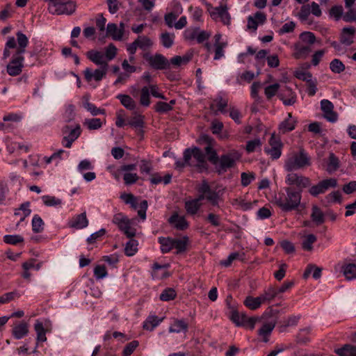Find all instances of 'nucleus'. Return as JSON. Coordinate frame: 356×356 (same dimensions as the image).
I'll list each match as a JSON object with an SVG mask.
<instances>
[{
	"instance_id": "37998d69",
	"label": "nucleus",
	"mask_w": 356,
	"mask_h": 356,
	"mask_svg": "<svg viewBox=\"0 0 356 356\" xmlns=\"http://www.w3.org/2000/svg\"><path fill=\"white\" fill-rule=\"evenodd\" d=\"M193 55L191 54H185L182 56H175L172 57L169 62L170 65H172L175 67H179L182 65L187 64L192 58Z\"/></svg>"
},
{
	"instance_id": "bb28decb",
	"label": "nucleus",
	"mask_w": 356,
	"mask_h": 356,
	"mask_svg": "<svg viewBox=\"0 0 356 356\" xmlns=\"http://www.w3.org/2000/svg\"><path fill=\"white\" fill-rule=\"evenodd\" d=\"M13 335L16 339H21L29 333V326L26 322H21L13 328Z\"/></svg>"
},
{
	"instance_id": "338daca9",
	"label": "nucleus",
	"mask_w": 356,
	"mask_h": 356,
	"mask_svg": "<svg viewBox=\"0 0 356 356\" xmlns=\"http://www.w3.org/2000/svg\"><path fill=\"white\" fill-rule=\"evenodd\" d=\"M256 179L255 173L251 172H242L241 174V185L244 187L248 186L250 183Z\"/></svg>"
},
{
	"instance_id": "7c9ffc66",
	"label": "nucleus",
	"mask_w": 356,
	"mask_h": 356,
	"mask_svg": "<svg viewBox=\"0 0 356 356\" xmlns=\"http://www.w3.org/2000/svg\"><path fill=\"white\" fill-rule=\"evenodd\" d=\"M105 123L106 120H102L100 118H88L83 124L88 130L92 131L99 129Z\"/></svg>"
},
{
	"instance_id": "774afa93",
	"label": "nucleus",
	"mask_w": 356,
	"mask_h": 356,
	"mask_svg": "<svg viewBox=\"0 0 356 356\" xmlns=\"http://www.w3.org/2000/svg\"><path fill=\"white\" fill-rule=\"evenodd\" d=\"M138 346L139 342L136 340L128 343L124 348L122 356H131Z\"/></svg>"
},
{
	"instance_id": "72a5a7b5",
	"label": "nucleus",
	"mask_w": 356,
	"mask_h": 356,
	"mask_svg": "<svg viewBox=\"0 0 356 356\" xmlns=\"http://www.w3.org/2000/svg\"><path fill=\"white\" fill-rule=\"evenodd\" d=\"M163 318H158L156 316H149L143 323V328L146 330L153 331L162 321Z\"/></svg>"
},
{
	"instance_id": "f03ea898",
	"label": "nucleus",
	"mask_w": 356,
	"mask_h": 356,
	"mask_svg": "<svg viewBox=\"0 0 356 356\" xmlns=\"http://www.w3.org/2000/svg\"><path fill=\"white\" fill-rule=\"evenodd\" d=\"M17 40V48L16 53L13 55L12 60L8 64L6 70L9 75L15 76L21 74L24 67V58L23 54L29 44V39L25 34L21 31L16 33Z\"/></svg>"
},
{
	"instance_id": "f257e3e1",
	"label": "nucleus",
	"mask_w": 356,
	"mask_h": 356,
	"mask_svg": "<svg viewBox=\"0 0 356 356\" xmlns=\"http://www.w3.org/2000/svg\"><path fill=\"white\" fill-rule=\"evenodd\" d=\"M302 200L301 191L293 187H285L284 191H280L274 195L273 204L284 212L298 209Z\"/></svg>"
},
{
	"instance_id": "1a4fd4ad",
	"label": "nucleus",
	"mask_w": 356,
	"mask_h": 356,
	"mask_svg": "<svg viewBox=\"0 0 356 356\" xmlns=\"http://www.w3.org/2000/svg\"><path fill=\"white\" fill-rule=\"evenodd\" d=\"M112 222L116 225L118 229L128 238H132L136 235V229L131 227L129 219L122 213L114 215Z\"/></svg>"
},
{
	"instance_id": "f704fd0d",
	"label": "nucleus",
	"mask_w": 356,
	"mask_h": 356,
	"mask_svg": "<svg viewBox=\"0 0 356 356\" xmlns=\"http://www.w3.org/2000/svg\"><path fill=\"white\" fill-rule=\"evenodd\" d=\"M184 207L188 214L194 216L202 207V203H197V201L192 199L185 202Z\"/></svg>"
},
{
	"instance_id": "6e6d98bb",
	"label": "nucleus",
	"mask_w": 356,
	"mask_h": 356,
	"mask_svg": "<svg viewBox=\"0 0 356 356\" xmlns=\"http://www.w3.org/2000/svg\"><path fill=\"white\" fill-rule=\"evenodd\" d=\"M277 296V289L274 287H269L259 296L262 302H270Z\"/></svg>"
},
{
	"instance_id": "0e129e2a",
	"label": "nucleus",
	"mask_w": 356,
	"mask_h": 356,
	"mask_svg": "<svg viewBox=\"0 0 356 356\" xmlns=\"http://www.w3.org/2000/svg\"><path fill=\"white\" fill-rule=\"evenodd\" d=\"M206 220L214 227H220L222 225L220 216L214 213H209Z\"/></svg>"
},
{
	"instance_id": "7ed1b4c3",
	"label": "nucleus",
	"mask_w": 356,
	"mask_h": 356,
	"mask_svg": "<svg viewBox=\"0 0 356 356\" xmlns=\"http://www.w3.org/2000/svg\"><path fill=\"white\" fill-rule=\"evenodd\" d=\"M311 165V158L305 149L290 153L284 163V168L288 172L305 168Z\"/></svg>"
},
{
	"instance_id": "69168bd1",
	"label": "nucleus",
	"mask_w": 356,
	"mask_h": 356,
	"mask_svg": "<svg viewBox=\"0 0 356 356\" xmlns=\"http://www.w3.org/2000/svg\"><path fill=\"white\" fill-rule=\"evenodd\" d=\"M3 242L7 244L17 245L24 242V238L21 235H5L3 236Z\"/></svg>"
},
{
	"instance_id": "f3484780",
	"label": "nucleus",
	"mask_w": 356,
	"mask_h": 356,
	"mask_svg": "<svg viewBox=\"0 0 356 356\" xmlns=\"http://www.w3.org/2000/svg\"><path fill=\"white\" fill-rule=\"evenodd\" d=\"M88 220L86 216V212L84 211L80 214L75 215L68 222V226L76 229H81L88 225Z\"/></svg>"
},
{
	"instance_id": "c9c22d12",
	"label": "nucleus",
	"mask_w": 356,
	"mask_h": 356,
	"mask_svg": "<svg viewBox=\"0 0 356 356\" xmlns=\"http://www.w3.org/2000/svg\"><path fill=\"white\" fill-rule=\"evenodd\" d=\"M262 303L263 302L260 299L259 296L254 298L248 296L245 298V299L243 301V304L245 305V306L251 310H256L259 309Z\"/></svg>"
},
{
	"instance_id": "c85d7f7f",
	"label": "nucleus",
	"mask_w": 356,
	"mask_h": 356,
	"mask_svg": "<svg viewBox=\"0 0 356 356\" xmlns=\"http://www.w3.org/2000/svg\"><path fill=\"white\" fill-rule=\"evenodd\" d=\"M311 51L312 49L309 45L297 44L295 45L293 56L296 59L305 58Z\"/></svg>"
},
{
	"instance_id": "c03bdc74",
	"label": "nucleus",
	"mask_w": 356,
	"mask_h": 356,
	"mask_svg": "<svg viewBox=\"0 0 356 356\" xmlns=\"http://www.w3.org/2000/svg\"><path fill=\"white\" fill-rule=\"evenodd\" d=\"M335 353L339 356H356V346L346 344L341 348L337 349Z\"/></svg>"
},
{
	"instance_id": "20e7f679",
	"label": "nucleus",
	"mask_w": 356,
	"mask_h": 356,
	"mask_svg": "<svg viewBox=\"0 0 356 356\" xmlns=\"http://www.w3.org/2000/svg\"><path fill=\"white\" fill-rule=\"evenodd\" d=\"M184 158L188 166L195 168L200 172L207 171L208 169L205 155L199 147L186 149L184 152Z\"/></svg>"
},
{
	"instance_id": "a19ab883",
	"label": "nucleus",
	"mask_w": 356,
	"mask_h": 356,
	"mask_svg": "<svg viewBox=\"0 0 356 356\" xmlns=\"http://www.w3.org/2000/svg\"><path fill=\"white\" fill-rule=\"evenodd\" d=\"M172 175L170 174H167L163 177H162L159 173L156 172L151 175L149 181L151 184L154 185H157L161 182H163V184L166 185L170 183Z\"/></svg>"
},
{
	"instance_id": "4c0bfd02",
	"label": "nucleus",
	"mask_w": 356,
	"mask_h": 356,
	"mask_svg": "<svg viewBox=\"0 0 356 356\" xmlns=\"http://www.w3.org/2000/svg\"><path fill=\"white\" fill-rule=\"evenodd\" d=\"M127 124L135 129H139L141 134L143 133V128L145 124L143 115H135L128 120Z\"/></svg>"
},
{
	"instance_id": "423d86ee",
	"label": "nucleus",
	"mask_w": 356,
	"mask_h": 356,
	"mask_svg": "<svg viewBox=\"0 0 356 356\" xmlns=\"http://www.w3.org/2000/svg\"><path fill=\"white\" fill-rule=\"evenodd\" d=\"M241 154L236 150H232L222 154L218 158V162L216 166L217 172L220 175L225 173L228 169L234 168L236 161L241 159Z\"/></svg>"
},
{
	"instance_id": "6ab92c4d",
	"label": "nucleus",
	"mask_w": 356,
	"mask_h": 356,
	"mask_svg": "<svg viewBox=\"0 0 356 356\" xmlns=\"http://www.w3.org/2000/svg\"><path fill=\"white\" fill-rule=\"evenodd\" d=\"M278 97L286 106H291L296 102V93L287 86L281 90L278 93Z\"/></svg>"
},
{
	"instance_id": "9d476101",
	"label": "nucleus",
	"mask_w": 356,
	"mask_h": 356,
	"mask_svg": "<svg viewBox=\"0 0 356 356\" xmlns=\"http://www.w3.org/2000/svg\"><path fill=\"white\" fill-rule=\"evenodd\" d=\"M337 186V181L336 179H326L319 181L316 185L309 186V193L311 195L316 197L319 194L324 193L330 188H335Z\"/></svg>"
},
{
	"instance_id": "ea45409f",
	"label": "nucleus",
	"mask_w": 356,
	"mask_h": 356,
	"mask_svg": "<svg viewBox=\"0 0 356 356\" xmlns=\"http://www.w3.org/2000/svg\"><path fill=\"white\" fill-rule=\"evenodd\" d=\"M188 242V238L187 236H184L181 238H174L173 249L176 250V253L180 254L185 252Z\"/></svg>"
},
{
	"instance_id": "473e14b6",
	"label": "nucleus",
	"mask_w": 356,
	"mask_h": 356,
	"mask_svg": "<svg viewBox=\"0 0 356 356\" xmlns=\"http://www.w3.org/2000/svg\"><path fill=\"white\" fill-rule=\"evenodd\" d=\"M227 100L223 99L222 97H218L211 104V109L214 111H220V113H225V108L227 106Z\"/></svg>"
},
{
	"instance_id": "052dcab7",
	"label": "nucleus",
	"mask_w": 356,
	"mask_h": 356,
	"mask_svg": "<svg viewBox=\"0 0 356 356\" xmlns=\"http://www.w3.org/2000/svg\"><path fill=\"white\" fill-rule=\"evenodd\" d=\"M176 296L177 293L174 289L167 288L160 294V299L162 301H170L174 300Z\"/></svg>"
},
{
	"instance_id": "864d4df0",
	"label": "nucleus",
	"mask_w": 356,
	"mask_h": 356,
	"mask_svg": "<svg viewBox=\"0 0 356 356\" xmlns=\"http://www.w3.org/2000/svg\"><path fill=\"white\" fill-rule=\"evenodd\" d=\"M339 168V160L334 153H330L327 165V171L329 173L335 172Z\"/></svg>"
},
{
	"instance_id": "5fc2aeb1",
	"label": "nucleus",
	"mask_w": 356,
	"mask_h": 356,
	"mask_svg": "<svg viewBox=\"0 0 356 356\" xmlns=\"http://www.w3.org/2000/svg\"><path fill=\"white\" fill-rule=\"evenodd\" d=\"M317 240L316 236L313 234H309L304 236L302 242V248L304 250L311 251L313 249V243Z\"/></svg>"
},
{
	"instance_id": "e433bc0d",
	"label": "nucleus",
	"mask_w": 356,
	"mask_h": 356,
	"mask_svg": "<svg viewBox=\"0 0 356 356\" xmlns=\"http://www.w3.org/2000/svg\"><path fill=\"white\" fill-rule=\"evenodd\" d=\"M107 33L115 40H121L122 39V30L113 23L107 25Z\"/></svg>"
},
{
	"instance_id": "5701e85b",
	"label": "nucleus",
	"mask_w": 356,
	"mask_h": 356,
	"mask_svg": "<svg viewBox=\"0 0 356 356\" xmlns=\"http://www.w3.org/2000/svg\"><path fill=\"white\" fill-rule=\"evenodd\" d=\"M287 115L288 118L279 124L280 132L282 134H286L295 129L298 122L297 119L293 118L291 113H288Z\"/></svg>"
},
{
	"instance_id": "bf43d9fd",
	"label": "nucleus",
	"mask_w": 356,
	"mask_h": 356,
	"mask_svg": "<svg viewBox=\"0 0 356 356\" xmlns=\"http://www.w3.org/2000/svg\"><path fill=\"white\" fill-rule=\"evenodd\" d=\"M330 68L332 72L339 74L344 71L345 65L339 59L334 58L330 62Z\"/></svg>"
},
{
	"instance_id": "f8f14e48",
	"label": "nucleus",
	"mask_w": 356,
	"mask_h": 356,
	"mask_svg": "<svg viewBox=\"0 0 356 356\" xmlns=\"http://www.w3.org/2000/svg\"><path fill=\"white\" fill-rule=\"evenodd\" d=\"M145 59L152 68L157 70H167L170 66L169 60L161 54H156L154 56H146Z\"/></svg>"
},
{
	"instance_id": "8fccbe9b",
	"label": "nucleus",
	"mask_w": 356,
	"mask_h": 356,
	"mask_svg": "<svg viewBox=\"0 0 356 356\" xmlns=\"http://www.w3.org/2000/svg\"><path fill=\"white\" fill-rule=\"evenodd\" d=\"M343 273L345 277L351 280L356 278V265L355 264H348L343 266Z\"/></svg>"
},
{
	"instance_id": "cd10ccee",
	"label": "nucleus",
	"mask_w": 356,
	"mask_h": 356,
	"mask_svg": "<svg viewBox=\"0 0 356 356\" xmlns=\"http://www.w3.org/2000/svg\"><path fill=\"white\" fill-rule=\"evenodd\" d=\"M188 328V323L184 319H175L169 327V332H186Z\"/></svg>"
},
{
	"instance_id": "2eb2a0df",
	"label": "nucleus",
	"mask_w": 356,
	"mask_h": 356,
	"mask_svg": "<svg viewBox=\"0 0 356 356\" xmlns=\"http://www.w3.org/2000/svg\"><path fill=\"white\" fill-rule=\"evenodd\" d=\"M321 108L322 111L323 112V117L328 122H337L338 115L337 113L334 111V105L330 101L327 99L321 100Z\"/></svg>"
},
{
	"instance_id": "4468645a",
	"label": "nucleus",
	"mask_w": 356,
	"mask_h": 356,
	"mask_svg": "<svg viewBox=\"0 0 356 356\" xmlns=\"http://www.w3.org/2000/svg\"><path fill=\"white\" fill-rule=\"evenodd\" d=\"M108 68V66H100L99 68L92 71L88 67L83 71L84 78L88 82L92 80L100 81L106 76Z\"/></svg>"
},
{
	"instance_id": "ddd939ff",
	"label": "nucleus",
	"mask_w": 356,
	"mask_h": 356,
	"mask_svg": "<svg viewBox=\"0 0 356 356\" xmlns=\"http://www.w3.org/2000/svg\"><path fill=\"white\" fill-rule=\"evenodd\" d=\"M270 147H266L265 152L273 159H277L282 154V143L280 139L273 134L269 139Z\"/></svg>"
},
{
	"instance_id": "a211bd4d",
	"label": "nucleus",
	"mask_w": 356,
	"mask_h": 356,
	"mask_svg": "<svg viewBox=\"0 0 356 356\" xmlns=\"http://www.w3.org/2000/svg\"><path fill=\"white\" fill-rule=\"evenodd\" d=\"M86 55L87 58L96 65L108 66V63H107L104 54L102 51L92 49L87 51Z\"/></svg>"
},
{
	"instance_id": "58836bf2",
	"label": "nucleus",
	"mask_w": 356,
	"mask_h": 356,
	"mask_svg": "<svg viewBox=\"0 0 356 356\" xmlns=\"http://www.w3.org/2000/svg\"><path fill=\"white\" fill-rule=\"evenodd\" d=\"M321 272L322 268L316 267L315 265L313 264H309L303 273V277L305 279H307L309 277L310 274L312 273V277L315 280H318L321 276Z\"/></svg>"
},
{
	"instance_id": "4d7b16f0",
	"label": "nucleus",
	"mask_w": 356,
	"mask_h": 356,
	"mask_svg": "<svg viewBox=\"0 0 356 356\" xmlns=\"http://www.w3.org/2000/svg\"><path fill=\"white\" fill-rule=\"evenodd\" d=\"M32 230L34 233H40L44 229V222L38 215H34L32 219Z\"/></svg>"
},
{
	"instance_id": "a878e982",
	"label": "nucleus",
	"mask_w": 356,
	"mask_h": 356,
	"mask_svg": "<svg viewBox=\"0 0 356 356\" xmlns=\"http://www.w3.org/2000/svg\"><path fill=\"white\" fill-rule=\"evenodd\" d=\"M31 213V210L30 209V202H26L22 203L18 209H16L14 212V215L16 216H19V221L17 223V226L19 225V223L25 220L26 217H28Z\"/></svg>"
},
{
	"instance_id": "aec40b11",
	"label": "nucleus",
	"mask_w": 356,
	"mask_h": 356,
	"mask_svg": "<svg viewBox=\"0 0 356 356\" xmlns=\"http://www.w3.org/2000/svg\"><path fill=\"white\" fill-rule=\"evenodd\" d=\"M202 139L207 143V145L204 148V152L207 155L208 160L213 165H217L218 156L216 151L212 147L213 139L208 136H203Z\"/></svg>"
},
{
	"instance_id": "c756f323",
	"label": "nucleus",
	"mask_w": 356,
	"mask_h": 356,
	"mask_svg": "<svg viewBox=\"0 0 356 356\" xmlns=\"http://www.w3.org/2000/svg\"><path fill=\"white\" fill-rule=\"evenodd\" d=\"M158 242L161 245V251L163 254L168 253L173 249V238L160 236L158 238Z\"/></svg>"
},
{
	"instance_id": "412c9836",
	"label": "nucleus",
	"mask_w": 356,
	"mask_h": 356,
	"mask_svg": "<svg viewBox=\"0 0 356 356\" xmlns=\"http://www.w3.org/2000/svg\"><path fill=\"white\" fill-rule=\"evenodd\" d=\"M276 319L273 318L264 323L258 330V335L262 338V341L267 343L269 341V336L276 325Z\"/></svg>"
},
{
	"instance_id": "79ce46f5",
	"label": "nucleus",
	"mask_w": 356,
	"mask_h": 356,
	"mask_svg": "<svg viewBox=\"0 0 356 356\" xmlns=\"http://www.w3.org/2000/svg\"><path fill=\"white\" fill-rule=\"evenodd\" d=\"M116 97L126 108L131 111L135 109L136 102L129 95L119 94Z\"/></svg>"
},
{
	"instance_id": "49530a36",
	"label": "nucleus",
	"mask_w": 356,
	"mask_h": 356,
	"mask_svg": "<svg viewBox=\"0 0 356 356\" xmlns=\"http://www.w3.org/2000/svg\"><path fill=\"white\" fill-rule=\"evenodd\" d=\"M34 329L37 334V341L39 342L46 341V330L44 327L43 323L38 320L36 321L34 325Z\"/></svg>"
},
{
	"instance_id": "9b49d317",
	"label": "nucleus",
	"mask_w": 356,
	"mask_h": 356,
	"mask_svg": "<svg viewBox=\"0 0 356 356\" xmlns=\"http://www.w3.org/2000/svg\"><path fill=\"white\" fill-rule=\"evenodd\" d=\"M197 191L205 193L207 200L209 202L212 206H218L219 202L221 200L220 191L212 190L206 180L202 181L197 188Z\"/></svg>"
},
{
	"instance_id": "3c124183",
	"label": "nucleus",
	"mask_w": 356,
	"mask_h": 356,
	"mask_svg": "<svg viewBox=\"0 0 356 356\" xmlns=\"http://www.w3.org/2000/svg\"><path fill=\"white\" fill-rule=\"evenodd\" d=\"M136 41L138 44V48L142 50H146L149 49L153 45L152 40L146 35H139Z\"/></svg>"
},
{
	"instance_id": "a18cd8bd",
	"label": "nucleus",
	"mask_w": 356,
	"mask_h": 356,
	"mask_svg": "<svg viewBox=\"0 0 356 356\" xmlns=\"http://www.w3.org/2000/svg\"><path fill=\"white\" fill-rule=\"evenodd\" d=\"M248 317L245 313H240L237 311H233L231 314V320L237 326H245V321Z\"/></svg>"
},
{
	"instance_id": "e2e57ef3",
	"label": "nucleus",
	"mask_w": 356,
	"mask_h": 356,
	"mask_svg": "<svg viewBox=\"0 0 356 356\" xmlns=\"http://www.w3.org/2000/svg\"><path fill=\"white\" fill-rule=\"evenodd\" d=\"M140 103L146 107L150 104L149 90L147 86H144L140 90Z\"/></svg>"
},
{
	"instance_id": "680f3d73",
	"label": "nucleus",
	"mask_w": 356,
	"mask_h": 356,
	"mask_svg": "<svg viewBox=\"0 0 356 356\" xmlns=\"http://www.w3.org/2000/svg\"><path fill=\"white\" fill-rule=\"evenodd\" d=\"M104 57L107 63L114 59L117 55V48L113 44H109L105 49Z\"/></svg>"
},
{
	"instance_id": "b1692460",
	"label": "nucleus",
	"mask_w": 356,
	"mask_h": 356,
	"mask_svg": "<svg viewBox=\"0 0 356 356\" xmlns=\"http://www.w3.org/2000/svg\"><path fill=\"white\" fill-rule=\"evenodd\" d=\"M175 3L174 12H170L166 14L164 17L165 24L170 28L173 26L175 27V21L177 17L183 11L182 7L179 2H175Z\"/></svg>"
},
{
	"instance_id": "39448f33",
	"label": "nucleus",
	"mask_w": 356,
	"mask_h": 356,
	"mask_svg": "<svg viewBox=\"0 0 356 356\" xmlns=\"http://www.w3.org/2000/svg\"><path fill=\"white\" fill-rule=\"evenodd\" d=\"M76 5L73 1L63 0H49L48 10L52 15H70L76 10Z\"/></svg>"
},
{
	"instance_id": "dca6fc26",
	"label": "nucleus",
	"mask_w": 356,
	"mask_h": 356,
	"mask_svg": "<svg viewBox=\"0 0 356 356\" xmlns=\"http://www.w3.org/2000/svg\"><path fill=\"white\" fill-rule=\"evenodd\" d=\"M210 15L213 19L216 20L218 18H220L224 24L229 25L230 24L231 17L226 6L213 8L210 12Z\"/></svg>"
},
{
	"instance_id": "13d9d810",
	"label": "nucleus",
	"mask_w": 356,
	"mask_h": 356,
	"mask_svg": "<svg viewBox=\"0 0 356 356\" xmlns=\"http://www.w3.org/2000/svg\"><path fill=\"white\" fill-rule=\"evenodd\" d=\"M17 40L14 37H8L7 42L5 44V49L3 50V58H7L10 56V54L9 49L17 48Z\"/></svg>"
},
{
	"instance_id": "603ef678",
	"label": "nucleus",
	"mask_w": 356,
	"mask_h": 356,
	"mask_svg": "<svg viewBox=\"0 0 356 356\" xmlns=\"http://www.w3.org/2000/svg\"><path fill=\"white\" fill-rule=\"evenodd\" d=\"M175 35L174 33H169L168 32L162 33L160 35L161 44L165 48H170L174 44Z\"/></svg>"
},
{
	"instance_id": "09e8293b",
	"label": "nucleus",
	"mask_w": 356,
	"mask_h": 356,
	"mask_svg": "<svg viewBox=\"0 0 356 356\" xmlns=\"http://www.w3.org/2000/svg\"><path fill=\"white\" fill-rule=\"evenodd\" d=\"M138 241L131 238V239L125 245L124 254L127 257L134 256L138 251Z\"/></svg>"
},
{
	"instance_id": "0eeeda50",
	"label": "nucleus",
	"mask_w": 356,
	"mask_h": 356,
	"mask_svg": "<svg viewBox=\"0 0 356 356\" xmlns=\"http://www.w3.org/2000/svg\"><path fill=\"white\" fill-rule=\"evenodd\" d=\"M63 137L62 138V145L67 148H70L72 143L79 137L81 134V126L79 124L74 127L65 125L61 129Z\"/></svg>"
},
{
	"instance_id": "2f4dec72",
	"label": "nucleus",
	"mask_w": 356,
	"mask_h": 356,
	"mask_svg": "<svg viewBox=\"0 0 356 356\" xmlns=\"http://www.w3.org/2000/svg\"><path fill=\"white\" fill-rule=\"evenodd\" d=\"M311 218L316 225H322L325 222L324 213L316 205L312 206Z\"/></svg>"
},
{
	"instance_id": "6e6552de",
	"label": "nucleus",
	"mask_w": 356,
	"mask_h": 356,
	"mask_svg": "<svg viewBox=\"0 0 356 356\" xmlns=\"http://www.w3.org/2000/svg\"><path fill=\"white\" fill-rule=\"evenodd\" d=\"M285 183L288 187L296 186V191L302 192L303 188H308L311 186V179L301 174L291 172L286 176Z\"/></svg>"
},
{
	"instance_id": "de8ad7c7",
	"label": "nucleus",
	"mask_w": 356,
	"mask_h": 356,
	"mask_svg": "<svg viewBox=\"0 0 356 356\" xmlns=\"http://www.w3.org/2000/svg\"><path fill=\"white\" fill-rule=\"evenodd\" d=\"M83 107L93 116L98 115H104L106 111L104 108H97L94 104L90 102L88 99L83 104Z\"/></svg>"
},
{
	"instance_id": "4be33fe9",
	"label": "nucleus",
	"mask_w": 356,
	"mask_h": 356,
	"mask_svg": "<svg viewBox=\"0 0 356 356\" xmlns=\"http://www.w3.org/2000/svg\"><path fill=\"white\" fill-rule=\"evenodd\" d=\"M168 222L178 230H184L189 226L186 218L179 216L177 213H174L169 218Z\"/></svg>"
},
{
	"instance_id": "393cba45",
	"label": "nucleus",
	"mask_w": 356,
	"mask_h": 356,
	"mask_svg": "<svg viewBox=\"0 0 356 356\" xmlns=\"http://www.w3.org/2000/svg\"><path fill=\"white\" fill-rule=\"evenodd\" d=\"M356 29L354 27H344L340 37V42L346 46H350L353 43L354 35Z\"/></svg>"
}]
</instances>
